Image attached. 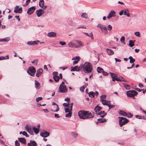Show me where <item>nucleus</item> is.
Segmentation results:
<instances>
[{
  "instance_id": "1",
  "label": "nucleus",
  "mask_w": 146,
  "mask_h": 146,
  "mask_svg": "<svg viewBox=\"0 0 146 146\" xmlns=\"http://www.w3.org/2000/svg\"><path fill=\"white\" fill-rule=\"evenodd\" d=\"M78 115L81 119H86L93 118L94 116L89 111L84 110L80 111L78 113Z\"/></svg>"
},
{
  "instance_id": "2",
  "label": "nucleus",
  "mask_w": 146,
  "mask_h": 146,
  "mask_svg": "<svg viewBox=\"0 0 146 146\" xmlns=\"http://www.w3.org/2000/svg\"><path fill=\"white\" fill-rule=\"evenodd\" d=\"M82 69L85 73L88 74L92 71V66L90 63L86 62L83 65Z\"/></svg>"
},
{
  "instance_id": "3",
  "label": "nucleus",
  "mask_w": 146,
  "mask_h": 146,
  "mask_svg": "<svg viewBox=\"0 0 146 146\" xmlns=\"http://www.w3.org/2000/svg\"><path fill=\"white\" fill-rule=\"evenodd\" d=\"M119 123L121 127L129 122L128 120L125 118L123 117H119Z\"/></svg>"
},
{
  "instance_id": "4",
  "label": "nucleus",
  "mask_w": 146,
  "mask_h": 146,
  "mask_svg": "<svg viewBox=\"0 0 146 146\" xmlns=\"http://www.w3.org/2000/svg\"><path fill=\"white\" fill-rule=\"evenodd\" d=\"M36 72V70L34 67H30L27 70V73L32 76H34Z\"/></svg>"
},
{
  "instance_id": "5",
  "label": "nucleus",
  "mask_w": 146,
  "mask_h": 146,
  "mask_svg": "<svg viewBox=\"0 0 146 146\" xmlns=\"http://www.w3.org/2000/svg\"><path fill=\"white\" fill-rule=\"evenodd\" d=\"M138 93L135 90H129L126 92V94L128 97H133L137 94Z\"/></svg>"
},
{
  "instance_id": "6",
  "label": "nucleus",
  "mask_w": 146,
  "mask_h": 146,
  "mask_svg": "<svg viewBox=\"0 0 146 146\" xmlns=\"http://www.w3.org/2000/svg\"><path fill=\"white\" fill-rule=\"evenodd\" d=\"M97 27L100 28L102 31L105 34H107L108 33L106 27L104 25L99 24H98Z\"/></svg>"
},
{
  "instance_id": "7",
  "label": "nucleus",
  "mask_w": 146,
  "mask_h": 146,
  "mask_svg": "<svg viewBox=\"0 0 146 146\" xmlns=\"http://www.w3.org/2000/svg\"><path fill=\"white\" fill-rule=\"evenodd\" d=\"M119 113L121 115L129 118L132 117L133 116L131 113H127L125 112L122 110L120 111L119 112Z\"/></svg>"
},
{
  "instance_id": "8",
  "label": "nucleus",
  "mask_w": 146,
  "mask_h": 146,
  "mask_svg": "<svg viewBox=\"0 0 146 146\" xmlns=\"http://www.w3.org/2000/svg\"><path fill=\"white\" fill-rule=\"evenodd\" d=\"M59 91L58 92L64 93L66 92L67 90V88L66 86L62 85V84H60L59 88Z\"/></svg>"
},
{
  "instance_id": "9",
  "label": "nucleus",
  "mask_w": 146,
  "mask_h": 146,
  "mask_svg": "<svg viewBox=\"0 0 146 146\" xmlns=\"http://www.w3.org/2000/svg\"><path fill=\"white\" fill-rule=\"evenodd\" d=\"M83 68V65H81L79 67L78 66H76L74 67H71L70 71H79Z\"/></svg>"
},
{
  "instance_id": "10",
  "label": "nucleus",
  "mask_w": 146,
  "mask_h": 146,
  "mask_svg": "<svg viewBox=\"0 0 146 146\" xmlns=\"http://www.w3.org/2000/svg\"><path fill=\"white\" fill-rule=\"evenodd\" d=\"M49 135V133L45 130H44L40 133V136L44 138L48 137Z\"/></svg>"
},
{
  "instance_id": "11",
  "label": "nucleus",
  "mask_w": 146,
  "mask_h": 146,
  "mask_svg": "<svg viewBox=\"0 0 146 146\" xmlns=\"http://www.w3.org/2000/svg\"><path fill=\"white\" fill-rule=\"evenodd\" d=\"M36 9V8L35 6H33L29 8L28 10L27 13L29 15H31L32 14L35 10Z\"/></svg>"
},
{
  "instance_id": "12",
  "label": "nucleus",
  "mask_w": 146,
  "mask_h": 146,
  "mask_svg": "<svg viewBox=\"0 0 146 146\" xmlns=\"http://www.w3.org/2000/svg\"><path fill=\"white\" fill-rule=\"evenodd\" d=\"M44 12V11L42 9H40L37 10L36 13L38 17L41 16Z\"/></svg>"
},
{
  "instance_id": "13",
  "label": "nucleus",
  "mask_w": 146,
  "mask_h": 146,
  "mask_svg": "<svg viewBox=\"0 0 146 146\" xmlns=\"http://www.w3.org/2000/svg\"><path fill=\"white\" fill-rule=\"evenodd\" d=\"M40 42L39 40H35L34 41H29L27 42V44L29 45L34 46L38 44V42Z\"/></svg>"
},
{
  "instance_id": "14",
  "label": "nucleus",
  "mask_w": 146,
  "mask_h": 146,
  "mask_svg": "<svg viewBox=\"0 0 146 146\" xmlns=\"http://www.w3.org/2000/svg\"><path fill=\"white\" fill-rule=\"evenodd\" d=\"M115 15V12L113 10H111L109 13L108 16L107 17L108 19H109L113 17H114Z\"/></svg>"
},
{
  "instance_id": "15",
  "label": "nucleus",
  "mask_w": 146,
  "mask_h": 146,
  "mask_svg": "<svg viewBox=\"0 0 146 146\" xmlns=\"http://www.w3.org/2000/svg\"><path fill=\"white\" fill-rule=\"evenodd\" d=\"M28 146H36L37 144L35 141L30 140L27 144Z\"/></svg>"
},
{
  "instance_id": "16",
  "label": "nucleus",
  "mask_w": 146,
  "mask_h": 146,
  "mask_svg": "<svg viewBox=\"0 0 146 146\" xmlns=\"http://www.w3.org/2000/svg\"><path fill=\"white\" fill-rule=\"evenodd\" d=\"M56 33L53 32H50L49 33L47 34V36L50 37H54L56 36Z\"/></svg>"
},
{
  "instance_id": "17",
  "label": "nucleus",
  "mask_w": 146,
  "mask_h": 146,
  "mask_svg": "<svg viewBox=\"0 0 146 146\" xmlns=\"http://www.w3.org/2000/svg\"><path fill=\"white\" fill-rule=\"evenodd\" d=\"M43 72L42 69L41 68H39L38 69L36 74V76L37 77H39L42 73Z\"/></svg>"
},
{
  "instance_id": "18",
  "label": "nucleus",
  "mask_w": 146,
  "mask_h": 146,
  "mask_svg": "<svg viewBox=\"0 0 146 146\" xmlns=\"http://www.w3.org/2000/svg\"><path fill=\"white\" fill-rule=\"evenodd\" d=\"M18 140L20 143H22L24 144L26 143V141L25 138L21 137L18 138Z\"/></svg>"
},
{
  "instance_id": "19",
  "label": "nucleus",
  "mask_w": 146,
  "mask_h": 146,
  "mask_svg": "<svg viewBox=\"0 0 146 146\" xmlns=\"http://www.w3.org/2000/svg\"><path fill=\"white\" fill-rule=\"evenodd\" d=\"M102 108L100 106H96L94 110L95 112H96V113L97 115H98V112H99V111H100V110L102 109Z\"/></svg>"
},
{
  "instance_id": "20",
  "label": "nucleus",
  "mask_w": 146,
  "mask_h": 146,
  "mask_svg": "<svg viewBox=\"0 0 146 146\" xmlns=\"http://www.w3.org/2000/svg\"><path fill=\"white\" fill-rule=\"evenodd\" d=\"M115 80L117 81L122 82L123 81L126 82V81L122 76H119V77H117L115 78Z\"/></svg>"
},
{
  "instance_id": "21",
  "label": "nucleus",
  "mask_w": 146,
  "mask_h": 146,
  "mask_svg": "<svg viewBox=\"0 0 146 146\" xmlns=\"http://www.w3.org/2000/svg\"><path fill=\"white\" fill-rule=\"evenodd\" d=\"M106 51L108 54L109 55L113 54L114 53L113 51L110 49L107 48L106 49Z\"/></svg>"
},
{
  "instance_id": "22",
  "label": "nucleus",
  "mask_w": 146,
  "mask_h": 146,
  "mask_svg": "<svg viewBox=\"0 0 146 146\" xmlns=\"http://www.w3.org/2000/svg\"><path fill=\"white\" fill-rule=\"evenodd\" d=\"M124 11V15L127 16L128 17H130V15L129 13V11L127 9H125L123 10Z\"/></svg>"
},
{
  "instance_id": "23",
  "label": "nucleus",
  "mask_w": 146,
  "mask_h": 146,
  "mask_svg": "<svg viewBox=\"0 0 146 146\" xmlns=\"http://www.w3.org/2000/svg\"><path fill=\"white\" fill-rule=\"evenodd\" d=\"M35 88L37 89H39L40 88V84L39 82L36 80H35Z\"/></svg>"
},
{
  "instance_id": "24",
  "label": "nucleus",
  "mask_w": 146,
  "mask_h": 146,
  "mask_svg": "<svg viewBox=\"0 0 146 146\" xmlns=\"http://www.w3.org/2000/svg\"><path fill=\"white\" fill-rule=\"evenodd\" d=\"M52 105H56V110H51V111H52L54 112H57L59 111V108L58 107V105H57L56 103L54 102H53L52 103Z\"/></svg>"
},
{
  "instance_id": "25",
  "label": "nucleus",
  "mask_w": 146,
  "mask_h": 146,
  "mask_svg": "<svg viewBox=\"0 0 146 146\" xmlns=\"http://www.w3.org/2000/svg\"><path fill=\"white\" fill-rule=\"evenodd\" d=\"M10 40V38L9 37H7L1 39H0V42H7L9 41Z\"/></svg>"
},
{
  "instance_id": "26",
  "label": "nucleus",
  "mask_w": 146,
  "mask_h": 146,
  "mask_svg": "<svg viewBox=\"0 0 146 146\" xmlns=\"http://www.w3.org/2000/svg\"><path fill=\"white\" fill-rule=\"evenodd\" d=\"M98 115H100V116L103 118L104 116H105L106 115V113H104V111H101L100 112H98Z\"/></svg>"
},
{
  "instance_id": "27",
  "label": "nucleus",
  "mask_w": 146,
  "mask_h": 146,
  "mask_svg": "<svg viewBox=\"0 0 146 146\" xmlns=\"http://www.w3.org/2000/svg\"><path fill=\"white\" fill-rule=\"evenodd\" d=\"M53 78L54 81L56 82H58L60 79V78L58 76H53Z\"/></svg>"
},
{
  "instance_id": "28",
  "label": "nucleus",
  "mask_w": 146,
  "mask_h": 146,
  "mask_svg": "<svg viewBox=\"0 0 146 146\" xmlns=\"http://www.w3.org/2000/svg\"><path fill=\"white\" fill-rule=\"evenodd\" d=\"M106 121V120L105 119L99 118L98 119V123H103Z\"/></svg>"
},
{
  "instance_id": "29",
  "label": "nucleus",
  "mask_w": 146,
  "mask_h": 146,
  "mask_svg": "<svg viewBox=\"0 0 146 146\" xmlns=\"http://www.w3.org/2000/svg\"><path fill=\"white\" fill-rule=\"evenodd\" d=\"M68 45L70 48L75 47L76 46H75L74 43L71 42H70L68 43Z\"/></svg>"
},
{
  "instance_id": "30",
  "label": "nucleus",
  "mask_w": 146,
  "mask_h": 146,
  "mask_svg": "<svg viewBox=\"0 0 146 146\" xmlns=\"http://www.w3.org/2000/svg\"><path fill=\"white\" fill-rule=\"evenodd\" d=\"M33 129L35 134H37L38 133L39 131V129L35 127H33Z\"/></svg>"
},
{
  "instance_id": "31",
  "label": "nucleus",
  "mask_w": 146,
  "mask_h": 146,
  "mask_svg": "<svg viewBox=\"0 0 146 146\" xmlns=\"http://www.w3.org/2000/svg\"><path fill=\"white\" fill-rule=\"evenodd\" d=\"M44 4V1L43 0H41L39 2V5L41 7H43Z\"/></svg>"
},
{
  "instance_id": "32",
  "label": "nucleus",
  "mask_w": 146,
  "mask_h": 146,
  "mask_svg": "<svg viewBox=\"0 0 146 146\" xmlns=\"http://www.w3.org/2000/svg\"><path fill=\"white\" fill-rule=\"evenodd\" d=\"M81 17L82 18H85L86 19H88V14L86 13H83L81 15Z\"/></svg>"
},
{
  "instance_id": "33",
  "label": "nucleus",
  "mask_w": 146,
  "mask_h": 146,
  "mask_svg": "<svg viewBox=\"0 0 146 146\" xmlns=\"http://www.w3.org/2000/svg\"><path fill=\"white\" fill-rule=\"evenodd\" d=\"M103 71L104 70L102 68L99 67L97 68V71L98 73H102Z\"/></svg>"
},
{
  "instance_id": "34",
  "label": "nucleus",
  "mask_w": 146,
  "mask_h": 146,
  "mask_svg": "<svg viewBox=\"0 0 146 146\" xmlns=\"http://www.w3.org/2000/svg\"><path fill=\"white\" fill-rule=\"evenodd\" d=\"M129 58L130 59L129 62L131 64L133 63L135 61V59L133 58V57L131 56H129Z\"/></svg>"
},
{
  "instance_id": "35",
  "label": "nucleus",
  "mask_w": 146,
  "mask_h": 146,
  "mask_svg": "<svg viewBox=\"0 0 146 146\" xmlns=\"http://www.w3.org/2000/svg\"><path fill=\"white\" fill-rule=\"evenodd\" d=\"M75 41L78 43L79 44V45H78L77 46H75V48H77V47H82V44H81L80 42H79L78 40H76Z\"/></svg>"
},
{
  "instance_id": "36",
  "label": "nucleus",
  "mask_w": 146,
  "mask_h": 146,
  "mask_svg": "<svg viewBox=\"0 0 146 146\" xmlns=\"http://www.w3.org/2000/svg\"><path fill=\"white\" fill-rule=\"evenodd\" d=\"M89 96L90 97H94V92H90L89 93Z\"/></svg>"
},
{
  "instance_id": "37",
  "label": "nucleus",
  "mask_w": 146,
  "mask_h": 146,
  "mask_svg": "<svg viewBox=\"0 0 146 146\" xmlns=\"http://www.w3.org/2000/svg\"><path fill=\"white\" fill-rule=\"evenodd\" d=\"M71 135L74 138H76L78 136V134L74 132H72Z\"/></svg>"
},
{
  "instance_id": "38",
  "label": "nucleus",
  "mask_w": 146,
  "mask_h": 146,
  "mask_svg": "<svg viewBox=\"0 0 146 146\" xmlns=\"http://www.w3.org/2000/svg\"><path fill=\"white\" fill-rule=\"evenodd\" d=\"M134 42L133 41H132V40H130L129 41V46L131 47H132L134 46Z\"/></svg>"
},
{
  "instance_id": "39",
  "label": "nucleus",
  "mask_w": 146,
  "mask_h": 146,
  "mask_svg": "<svg viewBox=\"0 0 146 146\" xmlns=\"http://www.w3.org/2000/svg\"><path fill=\"white\" fill-rule=\"evenodd\" d=\"M72 114V111L69 112L65 116L67 117H71Z\"/></svg>"
},
{
  "instance_id": "40",
  "label": "nucleus",
  "mask_w": 146,
  "mask_h": 146,
  "mask_svg": "<svg viewBox=\"0 0 146 146\" xmlns=\"http://www.w3.org/2000/svg\"><path fill=\"white\" fill-rule=\"evenodd\" d=\"M125 38L124 37V36H122L120 39V41L122 43H123L124 44H125Z\"/></svg>"
},
{
  "instance_id": "41",
  "label": "nucleus",
  "mask_w": 146,
  "mask_h": 146,
  "mask_svg": "<svg viewBox=\"0 0 146 146\" xmlns=\"http://www.w3.org/2000/svg\"><path fill=\"white\" fill-rule=\"evenodd\" d=\"M124 87L127 90H129L130 89V86L129 85L126 84H123Z\"/></svg>"
},
{
  "instance_id": "42",
  "label": "nucleus",
  "mask_w": 146,
  "mask_h": 146,
  "mask_svg": "<svg viewBox=\"0 0 146 146\" xmlns=\"http://www.w3.org/2000/svg\"><path fill=\"white\" fill-rule=\"evenodd\" d=\"M101 101L102 102L103 105L107 106L108 104V102L106 100H103Z\"/></svg>"
},
{
  "instance_id": "43",
  "label": "nucleus",
  "mask_w": 146,
  "mask_h": 146,
  "mask_svg": "<svg viewBox=\"0 0 146 146\" xmlns=\"http://www.w3.org/2000/svg\"><path fill=\"white\" fill-rule=\"evenodd\" d=\"M136 117L139 119H145V116H141L139 115H136L135 116Z\"/></svg>"
},
{
  "instance_id": "44",
  "label": "nucleus",
  "mask_w": 146,
  "mask_h": 146,
  "mask_svg": "<svg viewBox=\"0 0 146 146\" xmlns=\"http://www.w3.org/2000/svg\"><path fill=\"white\" fill-rule=\"evenodd\" d=\"M19 8V7L18 6H16L15 8V10L14 11V12L15 13H17L18 12V9Z\"/></svg>"
},
{
  "instance_id": "45",
  "label": "nucleus",
  "mask_w": 146,
  "mask_h": 146,
  "mask_svg": "<svg viewBox=\"0 0 146 146\" xmlns=\"http://www.w3.org/2000/svg\"><path fill=\"white\" fill-rule=\"evenodd\" d=\"M72 60H77L79 61L80 60V57L78 56H76L74 57L73 58Z\"/></svg>"
},
{
  "instance_id": "46",
  "label": "nucleus",
  "mask_w": 146,
  "mask_h": 146,
  "mask_svg": "<svg viewBox=\"0 0 146 146\" xmlns=\"http://www.w3.org/2000/svg\"><path fill=\"white\" fill-rule=\"evenodd\" d=\"M106 95H102L100 96V101H102L103 100H105L106 98Z\"/></svg>"
},
{
  "instance_id": "47",
  "label": "nucleus",
  "mask_w": 146,
  "mask_h": 146,
  "mask_svg": "<svg viewBox=\"0 0 146 146\" xmlns=\"http://www.w3.org/2000/svg\"><path fill=\"white\" fill-rule=\"evenodd\" d=\"M88 36L90 37L92 39H94L93 36L92 32H91L89 34H88Z\"/></svg>"
},
{
  "instance_id": "48",
  "label": "nucleus",
  "mask_w": 146,
  "mask_h": 146,
  "mask_svg": "<svg viewBox=\"0 0 146 146\" xmlns=\"http://www.w3.org/2000/svg\"><path fill=\"white\" fill-rule=\"evenodd\" d=\"M65 112L66 113H68L69 112H71L72 111H71L70 110V108H67L65 109Z\"/></svg>"
},
{
  "instance_id": "49",
  "label": "nucleus",
  "mask_w": 146,
  "mask_h": 146,
  "mask_svg": "<svg viewBox=\"0 0 146 146\" xmlns=\"http://www.w3.org/2000/svg\"><path fill=\"white\" fill-rule=\"evenodd\" d=\"M22 134L23 135L25 136L26 137H29V135L27 134L26 132L25 131H24L22 133Z\"/></svg>"
},
{
  "instance_id": "50",
  "label": "nucleus",
  "mask_w": 146,
  "mask_h": 146,
  "mask_svg": "<svg viewBox=\"0 0 146 146\" xmlns=\"http://www.w3.org/2000/svg\"><path fill=\"white\" fill-rule=\"evenodd\" d=\"M112 27L111 25H108L107 29L108 31H111L112 29Z\"/></svg>"
},
{
  "instance_id": "51",
  "label": "nucleus",
  "mask_w": 146,
  "mask_h": 146,
  "mask_svg": "<svg viewBox=\"0 0 146 146\" xmlns=\"http://www.w3.org/2000/svg\"><path fill=\"white\" fill-rule=\"evenodd\" d=\"M25 129L27 131L29 129H31V127L29 126L28 125H27L25 127Z\"/></svg>"
},
{
  "instance_id": "52",
  "label": "nucleus",
  "mask_w": 146,
  "mask_h": 146,
  "mask_svg": "<svg viewBox=\"0 0 146 146\" xmlns=\"http://www.w3.org/2000/svg\"><path fill=\"white\" fill-rule=\"evenodd\" d=\"M135 35L137 36L140 37V34L139 32H136L134 33Z\"/></svg>"
},
{
  "instance_id": "53",
  "label": "nucleus",
  "mask_w": 146,
  "mask_h": 146,
  "mask_svg": "<svg viewBox=\"0 0 146 146\" xmlns=\"http://www.w3.org/2000/svg\"><path fill=\"white\" fill-rule=\"evenodd\" d=\"M107 106H108L109 107V109L113 108L115 106L113 105H110L109 104H108Z\"/></svg>"
},
{
  "instance_id": "54",
  "label": "nucleus",
  "mask_w": 146,
  "mask_h": 146,
  "mask_svg": "<svg viewBox=\"0 0 146 146\" xmlns=\"http://www.w3.org/2000/svg\"><path fill=\"white\" fill-rule=\"evenodd\" d=\"M31 135H33V132L31 128L29 130L27 131Z\"/></svg>"
},
{
  "instance_id": "55",
  "label": "nucleus",
  "mask_w": 146,
  "mask_h": 146,
  "mask_svg": "<svg viewBox=\"0 0 146 146\" xmlns=\"http://www.w3.org/2000/svg\"><path fill=\"white\" fill-rule=\"evenodd\" d=\"M42 99V97H39L36 99V101L37 102H38L39 101L41 100Z\"/></svg>"
},
{
  "instance_id": "56",
  "label": "nucleus",
  "mask_w": 146,
  "mask_h": 146,
  "mask_svg": "<svg viewBox=\"0 0 146 146\" xmlns=\"http://www.w3.org/2000/svg\"><path fill=\"white\" fill-rule=\"evenodd\" d=\"M59 44L63 46L66 44V42H64L60 41L59 42Z\"/></svg>"
},
{
  "instance_id": "57",
  "label": "nucleus",
  "mask_w": 146,
  "mask_h": 146,
  "mask_svg": "<svg viewBox=\"0 0 146 146\" xmlns=\"http://www.w3.org/2000/svg\"><path fill=\"white\" fill-rule=\"evenodd\" d=\"M85 88V87H84V86H82L80 88V89L81 91L82 92H83L84 91V89Z\"/></svg>"
},
{
  "instance_id": "58",
  "label": "nucleus",
  "mask_w": 146,
  "mask_h": 146,
  "mask_svg": "<svg viewBox=\"0 0 146 146\" xmlns=\"http://www.w3.org/2000/svg\"><path fill=\"white\" fill-rule=\"evenodd\" d=\"M69 105H70V106H69V108H70V110L71 111H72V106H73V103H70V104H69Z\"/></svg>"
},
{
  "instance_id": "59",
  "label": "nucleus",
  "mask_w": 146,
  "mask_h": 146,
  "mask_svg": "<svg viewBox=\"0 0 146 146\" xmlns=\"http://www.w3.org/2000/svg\"><path fill=\"white\" fill-rule=\"evenodd\" d=\"M15 145L16 146H19L20 143L17 140H16L15 142Z\"/></svg>"
},
{
  "instance_id": "60",
  "label": "nucleus",
  "mask_w": 146,
  "mask_h": 146,
  "mask_svg": "<svg viewBox=\"0 0 146 146\" xmlns=\"http://www.w3.org/2000/svg\"><path fill=\"white\" fill-rule=\"evenodd\" d=\"M110 73L112 78H114L116 77V75L115 74L111 72H110Z\"/></svg>"
},
{
  "instance_id": "61",
  "label": "nucleus",
  "mask_w": 146,
  "mask_h": 146,
  "mask_svg": "<svg viewBox=\"0 0 146 146\" xmlns=\"http://www.w3.org/2000/svg\"><path fill=\"white\" fill-rule=\"evenodd\" d=\"M124 11L123 10H121L119 13V15L120 16L122 15L123 13L124 14Z\"/></svg>"
},
{
  "instance_id": "62",
  "label": "nucleus",
  "mask_w": 146,
  "mask_h": 146,
  "mask_svg": "<svg viewBox=\"0 0 146 146\" xmlns=\"http://www.w3.org/2000/svg\"><path fill=\"white\" fill-rule=\"evenodd\" d=\"M81 28L86 29V27L85 26H79L77 28V29Z\"/></svg>"
},
{
  "instance_id": "63",
  "label": "nucleus",
  "mask_w": 146,
  "mask_h": 146,
  "mask_svg": "<svg viewBox=\"0 0 146 146\" xmlns=\"http://www.w3.org/2000/svg\"><path fill=\"white\" fill-rule=\"evenodd\" d=\"M58 74V72H54L52 73V74L53 75V76H58L57 75Z\"/></svg>"
},
{
  "instance_id": "64",
  "label": "nucleus",
  "mask_w": 146,
  "mask_h": 146,
  "mask_svg": "<svg viewBox=\"0 0 146 146\" xmlns=\"http://www.w3.org/2000/svg\"><path fill=\"white\" fill-rule=\"evenodd\" d=\"M102 74L104 76H107L108 74V73L103 71V72H102Z\"/></svg>"
}]
</instances>
